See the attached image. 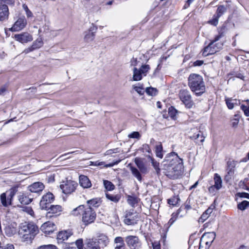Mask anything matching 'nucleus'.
<instances>
[{"mask_svg":"<svg viewBox=\"0 0 249 249\" xmlns=\"http://www.w3.org/2000/svg\"><path fill=\"white\" fill-rule=\"evenodd\" d=\"M162 164L165 175L170 178L177 179L181 175L183 160L176 153L169 154L162 162Z\"/></svg>","mask_w":249,"mask_h":249,"instance_id":"obj_1","label":"nucleus"},{"mask_svg":"<svg viewBox=\"0 0 249 249\" xmlns=\"http://www.w3.org/2000/svg\"><path fill=\"white\" fill-rule=\"evenodd\" d=\"M71 214L75 216L80 215L83 224L88 226L93 223L96 218V213L94 210L90 207L81 205L73 209Z\"/></svg>","mask_w":249,"mask_h":249,"instance_id":"obj_2","label":"nucleus"},{"mask_svg":"<svg viewBox=\"0 0 249 249\" xmlns=\"http://www.w3.org/2000/svg\"><path fill=\"white\" fill-rule=\"evenodd\" d=\"M38 232L39 229L36 224L32 222H25L20 224L18 233L23 241H31Z\"/></svg>","mask_w":249,"mask_h":249,"instance_id":"obj_3","label":"nucleus"},{"mask_svg":"<svg viewBox=\"0 0 249 249\" xmlns=\"http://www.w3.org/2000/svg\"><path fill=\"white\" fill-rule=\"evenodd\" d=\"M188 86L197 96H201L205 91V85L201 76L192 73L188 77Z\"/></svg>","mask_w":249,"mask_h":249,"instance_id":"obj_4","label":"nucleus"},{"mask_svg":"<svg viewBox=\"0 0 249 249\" xmlns=\"http://www.w3.org/2000/svg\"><path fill=\"white\" fill-rule=\"evenodd\" d=\"M77 186L78 184L76 182L71 179H66L61 182L60 188L63 193L69 195L75 191Z\"/></svg>","mask_w":249,"mask_h":249,"instance_id":"obj_5","label":"nucleus"},{"mask_svg":"<svg viewBox=\"0 0 249 249\" xmlns=\"http://www.w3.org/2000/svg\"><path fill=\"white\" fill-rule=\"evenodd\" d=\"M215 237L214 232L203 234L200 240L199 249H209Z\"/></svg>","mask_w":249,"mask_h":249,"instance_id":"obj_6","label":"nucleus"},{"mask_svg":"<svg viewBox=\"0 0 249 249\" xmlns=\"http://www.w3.org/2000/svg\"><path fill=\"white\" fill-rule=\"evenodd\" d=\"M180 100L188 108H191L193 105V101L190 91L187 89H181L178 93Z\"/></svg>","mask_w":249,"mask_h":249,"instance_id":"obj_7","label":"nucleus"},{"mask_svg":"<svg viewBox=\"0 0 249 249\" xmlns=\"http://www.w3.org/2000/svg\"><path fill=\"white\" fill-rule=\"evenodd\" d=\"M125 241L130 249H140L141 248V242L137 236H127L125 238Z\"/></svg>","mask_w":249,"mask_h":249,"instance_id":"obj_8","label":"nucleus"},{"mask_svg":"<svg viewBox=\"0 0 249 249\" xmlns=\"http://www.w3.org/2000/svg\"><path fill=\"white\" fill-rule=\"evenodd\" d=\"M54 199V196L51 192H48L43 195L40 201V206L41 209L47 210Z\"/></svg>","mask_w":249,"mask_h":249,"instance_id":"obj_9","label":"nucleus"},{"mask_svg":"<svg viewBox=\"0 0 249 249\" xmlns=\"http://www.w3.org/2000/svg\"><path fill=\"white\" fill-rule=\"evenodd\" d=\"M133 211H134L132 210V212H128L125 214L124 222L127 225H134L136 224L138 221V214L136 213H134Z\"/></svg>","mask_w":249,"mask_h":249,"instance_id":"obj_10","label":"nucleus"},{"mask_svg":"<svg viewBox=\"0 0 249 249\" xmlns=\"http://www.w3.org/2000/svg\"><path fill=\"white\" fill-rule=\"evenodd\" d=\"M27 24V21L25 18H19L14 23L9 30L12 32L19 31L23 29Z\"/></svg>","mask_w":249,"mask_h":249,"instance_id":"obj_11","label":"nucleus"},{"mask_svg":"<svg viewBox=\"0 0 249 249\" xmlns=\"http://www.w3.org/2000/svg\"><path fill=\"white\" fill-rule=\"evenodd\" d=\"M56 228V225L53 222L47 221L41 225L40 230L45 233L50 234L53 233Z\"/></svg>","mask_w":249,"mask_h":249,"instance_id":"obj_12","label":"nucleus"},{"mask_svg":"<svg viewBox=\"0 0 249 249\" xmlns=\"http://www.w3.org/2000/svg\"><path fill=\"white\" fill-rule=\"evenodd\" d=\"M15 39L21 43H25L31 41L33 40L32 35L28 33L24 32L20 34H16L14 36Z\"/></svg>","mask_w":249,"mask_h":249,"instance_id":"obj_13","label":"nucleus"},{"mask_svg":"<svg viewBox=\"0 0 249 249\" xmlns=\"http://www.w3.org/2000/svg\"><path fill=\"white\" fill-rule=\"evenodd\" d=\"M47 210L49 211L47 213L46 216L49 218H52L56 216L57 213L62 211V207L60 205H51Z\"/></svg>","mask_w":249,"mask_h":249,"instance_id":"obj_14","label":"nucleus"},{"mask_svg":"<svg viewBox=\"0 0 249 249\" xmlns=\"http://www.w3.org/2000/svg\"><path fill=\"white\" fill-rule=\"evenodd\" d=\"M216 42V41H214V39L212 40L209 45L204 48L202 52V55L203 56L206 57L209 55L213 54L217 52V49H216L213 46V44Z\"/></svg>","mask_w":249,"mask_h":249,"instance_id":"obj_15","label":"nucleus"},{"mask_svg":"<svg viewBox=\"0 0 249 249\" xmlns=\"http://www.w3.org/2000/svg\"><path fill=\"white\" fill-rule=\"evenodd\" d=\"M9 8L6 4H0V21H6L9 18Z\"/></svg>","mask_w":249,"mask_h":249,"instance_id":"obj_16","label":"nucleus"},{"mask_svg":"<svg viewBox=\"0 0 249 249\" xmlns=\"http://www.w3.org/2000/svg\"><path fill=\"white\" fill-rule=\"evenodd\" d=\"M97 27L92 25L90 27L89 31L86 32L84 39L86 42H89L92 41L95 37V33L96 32Z\"/></svg>","mask_w":249,"mask_h":249,"instance_id":"obj_17","label":"nucleus"},{"mask_svg":"<svg viewBox=\"0 0 249 249\" xmlns=\"http://www.w3.org/2000/svg\"><path fill=\"white\" fill-rule=\"evenodd\" d=\"M44 188V184L40 182L33 183L28 187L29 190L32 193H39Z\"/></svg>","mask_w":249,"mask_h":249,"instance_id":"obj_18","label":"nucleus"},{"mask_svg":"<svg viewBox=\"0 0 249 249\" xmlns=\"http://www.w3.org/2000/svg\"><path fill=\"white\" fill-rule=\"evenodd\" d=\"M79 184L84 188H89L91 186V183L89 178L85 175L79 176Z\"/></svg>","mask_w":249,"mask_h":249,"instance_id":"obj_19","label":"nucleus"},{"mask_svg":"<svg viewBox=\"0 0 249 249\" xmlns=\"http://www.w3.org/2000/svg\"><path fill=\"white\" fill-rule=\"evenodd\" d=\"M96 239L101 249L106 247L109 242L108 237L104 234L100 235Z\"/></svg>","mask_w":249,"mask_h":249,"instance_id":"obj_20","label":"nucleus"},{"mask_svg":"<svg viewBox=\"0 0 249 249\" xmlns=\"http://www.w3.org/2000/svg\"><path fill=\"white\" fill-rule=\"evenodd\" d=\"M86 249H101L96 238L89 239L87 240L86 245Z\"/></svg>","mask_w":249,"mask_h":249,"instance_id":"obj_21","label":"nucleus"},{"mask_svg":"<svg viewBox=\"0 0 249 249\" xmlns=\"http://www.w3.org/2000/svg\"><path fill=\"white\" fill-rule=\"evenodd\" d=\"M72 235L71 231H60L57 234V240L58 242H63L67 240Z\"/></svg>","mask_w":249,"mask_h":249,"instance_id":"obj_22","label":"nucleus"},{"mask_svg":"<svg viewBox=\"0 0 249 249\" xmlns=\"http://www.w3.org/2000/svg\"><path fill=\"white\" fill-rule=\"evenodd\" d=\"M135 163L141 173L146 174L148 172L146 167L140 158H136L135 159Z\"/></svg>","mask_w":249,"mask_h":249,"instance_id":"obj_23","label":"nucleus"},{"mask_svg":"<svg viewBox=\"0 0 249 249\" xmlns=\"http://www.w3.org/2000/svg\"><path fill=\"white\" fill-rule=\"evenodd\" d=\"M225 102L227 107L230 109L233 108L234 105H238L240 104V101L236 99L232 98L225 97Z\"/></svg>","mask_w":249,"mask_h":249,"instance_id":"obj_24","label":"nucleus"},{"mask_svg":"<svg viewBox=\"0 0 249 249\" xmlns=\"http://www.w3.org/2000/svg\"><path fill=\"white\" fill-rule=\"evenodd\" d=\"M227 30L228 29L226 25L225 24H223L221 27L219 28L218 29V35L214 37V41H217L221 38L224 37L225 36Z\"/></svg>","mask_w":249,"mask_h":249,"instance_id":"obj_25","label":"nucleus"},{"mask_svg":"<svg viewBox=\"0 0 249 249\" xmlns=\"http://www.w3.org/2000/svg\"><path fill=\"white\" fill-rule=\"evenodd\" d=\"M18 199L19 202L23 205H28L32 201V198H30L28 196L24 193L19 195Z\"/></svg>","mask_w":249,"mask_h":249,"instance_id":"obj_26","label":"nucleus"},{"mask_svg":"<svg viewBox=\"0 0 249 249\" xmlns=\"http://www.w3.org/2000/svg\"><path fill=\"white\" fill-rule=\"evenodd\" d=\"M213 180L214 182V186L217 189H220L222 187V180L220 176L217 174L215 173L214 175Z\"/></svg>","mask_w":249,"mask_h":249,"instance_id":"obj_27","label":"nucleus"},{"mask_svg":"<svg viewBox=\"0 0 249 249\" xmlns=\"http://www.w3.org/2000/svg\"><path fill=\"white\" fill-rule=\"evenodd\" d=\"M213 210V208H211V207L208 208L199 218V222L203 223L206 219H207L210 216V214L212 213Z\"/></svg>","mask_w":249,"mask_h":249,"instance_id":"obj_28","label":"nucleus"},{"mask_svg":"<svg viewBox=\"0 0 249 249\" xmlns=\"http://www.w3.org/2000/svg\"><path fill=\"white\" fill-rule=\"evenodd\" d=\"M155 153L156 156L162 159L163 157V147L160 142H158V144L155 146Z\"/></svg>","mask_w":249,"mask_h":249,"instance_id":"obj_29","label":"nucleus"},{"mask_svg":"<svg viewBox=\"0 0 249 249\" xmlns=\"http://www.w3.org/2000/svg\"><path fill=\"white\" fill-rule=\"evenodd\" d=\"M142 76L141 71L136 68H134L133 69V80L135 81H140L142 79Z\"/></svg>","mask_w":249,"mask_h":249,"instance_id":"obj_30","label":"nucleus"},{"mask_svg":"<svg viewBox=\"0 0 249 249\" xmlns=\"http://www.w3.org/2000/svg\"><path fill=\"white\" fill-rule=\"evenodd\" d=\"M106 196L108 199L115 203L118 202L121 198V196L118 194L112 195L107 193L106 194Z\"/></svg>","mask_w":249,"mask_h":249,"instance_id":"obj_31","label":"nucleus"},{"mask_svg":"<svg viewBox=\"0 0 249 249\" xmlns=\"http://www.w3.org/2000/svg\"><path fill=\"white\" fill-rule=\"evenodd\" d=\"M130 169L132 175L135 177L139 181H141L142 178L140 171L136 167L133 166H131Z\"/></svg>","mask_w":249,"mask_h":249,"instance_id":"obj_32","label":"nucleus"},{"mask_svg":"<svg viewBox=\"0 0 249 249\" xmlns=\"http://www.w3.org/2000/svg\"><path fill=\"white\" fill-rule=\"evenodd\" d=\"M87 204H88L87 207H98L100 204V200L98 198H93L92 199L87 201Z\"/></svg>","mask_w":249,"mask_h":249,"instance_id":"obj_33","label":"nucleus"},{"mask_svg":"<svg viewBox=\"0 0 249 249\" xmlns=\"http://www.w3.org/2000/svg\"><path fill=\"white\" fill-rule=\"evenodd\" d=\"M103 183L105 189L108 191H112L115 189L114 185L110 181L104 180Z\"/></svg>","mask_w":249,"mask_h":249,"instance_id":"obj_34","label":"nucleus"},{"mask_svg":"<svg viewBox=\"0 0 249 249\" xmlns=\"http://www.w3.org/2000/svg\"><path fill=\"white\" fill-rule=\"evenodd\" d=\"M227 11V8L224 5H220L216 11V17L220 18Z\"/></svg>","mask_w":249,"mask_h":249,"instance_id":"obj_35","label":"nucleus"},{"mask_svg":"<svg viewBox=\"0 0 249 249\" xmlns=\"http://www.w3.org/2000/svg\"><path fill=\"white\" fill-rule=\"evenodd\" d=\"M127 201L128 203L133 207H134L135 204L138 203L137 198L131 196H127Z\"/></svg>","mask_w":249,"mask_h":249,"instance_id":"obj_36","label":"nucleus"},{"mask_svg":"<svg viewBox=\"0 0 249 249\" xmlns=\"http://www.w3.org/2000/svg\"><path fill=\"white\" fill-rule=\"evenodd\" d=\"M248 207H249V201L247 200H244L241 203H239L237 205V208L238 209L244 211Z\"/></svg>","mask_w":249,"mask_h":249,"instance_id":"obj_37","label":"nucleus"},{"mask_svg":"<svg viewBox=\"0 0 249 249\" xmlns=\"http://www.w3.org/2000/svg\"><path fill=\"white\" fill-rule=\"evenodd\" d=\"M179 201V198L178 196H175L168 199V203L170 205L175 206L177 205Z\"/></svg>","mask_w":249,"mask_h":249,"instance_id":"obj_38","label":"nucleus"},{"mask_svg":"<svg viewBox=\"0 0 249 249\" xmlns=\"http://www.w3.org/2000/svg\"><path fill=\"white\" fill-rule=\"evenodd\" d=\"M146 93L150 96H155L158 93V90L156 88L149 87L145 89Z\"/></svg>","mask_w":249,"mask_h":249,"instance_id":"obj_39","label":"nucleus"},{"mask_svg":"<svg viewBox=\"0 0 249 249\" xmlns=\"http://www.w3.org/2000/svg\"><path fill=\"white\" fill-rule=\"evenodd\" d=\"M150 68L149 65H143L141 66V67L139 69L141 71V72L142 74H143L145 76L147 73L148 72Z\"/></svg>","mask_w":249,"mask_h":249,"instance_id":"obj_40","label":"nucleus"},{"mask_svg":"<svg viewBox=\"0 0 249 249\" xmlns=\"http://www.w3.org/2000/svg\"><path fill=\"white\" fill-rule=\"evenodd\" d=\"M1 202L3 206L6 207L9 204H10V202L7 201L6 195L5 193H2L0 196Z\"/></svg>","mask_w":249,"mask_h":249,"instance_id":"obj_41","label":"nucleus"},{"mask_svg":"<svg viewBox=\"0 0 249 249\" xmlns=\"http://www.w3.org/2000/svg\"><path fill=\"white\" fill-rule=\"evenodd\" d=\"M42 45H43V42L41 40V39H39V40L37 39L36 41H35V42H34V43H33L32 46L33 47V49L34 50H36V49L40 48Z\"/></svg>","mask_w":249,"mask_h":249,"instance_id":"obj_42","label":"nucleus"},{"mask_svg":"<svg viewBox=\"0 0 249 249\" xmlns=\"http://www.w3.org/2000/svg\"><path fill=\"white\" fill-rule=\"evenodd\" d=\"M128 137L129 138L137 139L138 140H139L141 137V135L139 132L134 131L129 134L128 135Z\"/></svg>","mask_w":249,"mask_h":249,"instance_id":"obj_43","label":"nucleus"},{"mask_svg":"<svg viewBox=\"0 0 249 249\" xmlns=\"http://www.w3.org/2000/svg\"><path fill=\"white\" fill-rule=\"evenodd\" d=\"M199 137H200L201 138L200 142H203L204 141L205 137L203 136V133L201 131H199V132L196 134H194L193 136V137L195 139H198Z\"/></svg>","mask_w":249,"mask_h":249,"instance_id":"obj_44","label":"nucleus"},{"mask_svg":"<svg viewBox=\"0 0 249 249\" xmlns=\"http://www.w3.org/2000/svg\"><path fill=\"white\" fill-rule=\"evenodd\" d=\"M133 89L140 95L143 94L144 91L143 88L135 85L133 86Z\"/></svg>","mask_w":249,"mask_h":249,"instance_id":"obj_45","label":"nucleus"},{"mask_svg":"<svg viewBox=\"0 0 249 249\" xmlns=\"http://www.w3.org/2000/svg\"><path fill=\"white\" fill-rule=\"evenodd\" d=\"M114 243L116 244H119V245H117V246L125 245L123 238L120 236L116 237L115 238Z\"/></svg>","mask_w":249,"mask_h":249,"instance_id":"obj_46","label":"nucleus"},{"mask_svg":"<svg viewBox=\"0 0 249 249\" xmlns=\"http://www.w3.org/2000/svg\"><path fill=\"white\" fill-rule=\"evenodd\" d=\"M177 112V110L173 108L172 107L169 108V114L171 118H174V117L176 116Z\"/></svg>","mask_w":249,"mask_h":249,"instance_id":"obj_47","label":"nucleus"},{"mask_svg":"<svg viewBox=\"0 0 249 249\" xmlns=\"http://www.w3.org/2000/svg\"><path fill=\"white\" fill-rule=\"evenodd\" d=\"M23 210L31 216H34V211L31 207H25L23 208Z\"/></svg>","mask_w":249,"mask_h":249,"instance_id":"obj_48","label":"nucleus"},{"mask_svg":"<svg viewBox=\"0 0 249 249\" xmlns=\"http://www.w3.org/2000/svg\"><path fill=\"white\" fill-rule=\"evenodd\" d=\"M14 3V0H0V4H8L10 5H13Z\"/></svg>","mask_w":249,"mask_h":249,"instance_id":"obj_49","label":"nucleus"},{"mask_svg":"<svg viewBox=\"0 0 249 249\" xmlns=\"http://www.w3.org/2000/svg\"><path fill=\"white\" fill-rule=\"evenodd\" d=\"M37 249H57V247L53 245H43L39 247Z\"/></svg>","mask_w":249,"mask_h":249,"instance_id":"obj_50","label":"nucleus"},{"mask_svg":"<svg viewBox=\"0 0 249 249\" xmlns=\"http://www.w3.org/2000/svg\"><path fill=\"white\" fill-rule=\"evenodd\" d=\"M241 109L244 111L246 116H249V106L247 107L245 105H242Z\"/></svg>","mask_w":249,"mask_h":249,"instance_id":"obj_51","label":"nucleus"},{"mask_svg":"<svg viewBox=\"0 0 249 249\" xmlns=\"http://www.w3.org/2000/svg\"><path fill=\"white\" fill-rule=\"evenodd\" d=\"M219 190V189H217L213 185L210 186L208 188L209 192L213 195H215L216 192Z\"/></svg>","mask_w":249,"mask_h":249,"instance_id":"obj_52","label":"nucleus"},{"mask_svg":"<svg viewBox=\"0 0 249 249\" xmlns=\"http://www.w3.org/2000/svg\"><path fill=\"white\" fill-rule=\"evenodd\" d=\"M142 151L147 152L149 154L151 153V150L147 144H144L142 146Z\"/></svg>","mask_w":249,"mask_h":249,"instance_id":"obj_53","label":"nucleus"},{"mask_svg":"<svg viewBox=\"0 0 249 249\" xmlns=\"http://www.w3.org/2000/svg\"><path fill=\"white\" fill-rule=\"evenodd\" d=\"M177 214H175L174 213H173L172 214V217L170 219V220L168 221V224L169 226H171L177 220Z\"/></svg>","mask_w":249,"mask_h":249,"instance_id":"obj_54","label":"nucleus"},{"mask_svg":"<svg viewBox=\"0 0 249 249\" xmlns=\"http://www.w3.org/2000/svg\"><path fill=\"white\" fill-rule=\"evenodd\" d=\"M75 244L78 249H83V240L82 239H79L75 242Z\"/></svg>","mask_w":249,"mask_h":249,"instance_id":"obj_55","label":"nucleus"},{"mask_svg":"<svg viewBox=\"0 0 249 249\" xmlns=\"http://www.w3.org/2000/svg\"><path fill=\"white\" fill-rule=\"evenodd\" d=\"M118 152H119L118 148H114V149H109V150H107L106 152L105 155H111L113 153H117Z\"/></svg>","mask_w":249,"mask_h":249,"instance_id":"obj_56","label":"nucleus"},{"mask_svg":"<svg viewBox=\"0 0 249 249\" xmlns=\"http://www.w3.org/2000/svg\"><path fill=\"white\" fill-rule=\"evenodd\" d=\"M152 165L156 171L157 174H159L160 172V168L159 167V163L156 161H154V160H152Z\"/></svg>","mask_w":249,"mask_h":249,"instance_id":"obj_57","label":"nucleus"},{"mask_svg":"<svg viewBox=\"0 0 249 249\" xmlns=\"http://www.w3.org/2000/svg\"><path fill=\"white\" fill-rule=\"evenodd\" d=\"M218 19L219 18H217V17L216 16L213 19L210 20L209 22L214 26H216L218 22Z\"/></svg>","mask_w":249,"mask_h":249,"instance_id":"obj_58","label":"nucleus"},{"mask_svg":"<svg viewBox=\"0 0 249 249\" xmlns=\"http://www.w3.org/2000/svg\"><path fill=\"white\" fill-rule=\"evenodd\" d=\"M213 46L214 47V48L216 49H217V52H218L219 50H220L222 48L223 44L221 43H216V44H213Z\"/></svg>","mask_w":249,"mask_h":249,"instance_id":"obj_59","label":"nucleus"},{"mask_svg":"<svg viewBox=\"0 0 249 249\" xmlns=\"http://www.w3.org/2000/svg\"><path fill=\"white\" fill-rule=\"evenodd\" d=\"M153 249H160V245L159 243L154 242L152 243Z\"/></svg>","mask_w":249,"mask_h":249,"instance_id":"obj_60","label":"nucleus"},{"mask_svg":"<svg viewBox=\"0 0 249 249\" xmlns=\"http://www.w3.org/2000/svg\"><path fill=\"white\" fill-rule=\"evenodd\" d=\"M239 196L240 197H244L249 199V194L245 192L239 194Z\"/></svg>","mask_w":249,"mask_h":249,"instance_id":"obj_61","label":"nucleus"},{"mask_svg":"<svg viewBox=\"0 0 249 249\" xmlns=\"http://www.w3.org/2000/svg\"><path fill=\"white\" fill-rule=\"evenodd\" d=\"M227 166H228L227 169H230L231 168H232V169H233L235 166L233 161H228L227 162Z\"/></svg>","mask_w":249,"mask_h":249,"instance_id":"obj_62","label":"nucleus"},{"mask_svg":"<svg viewBox=\"0 0 249 249\" xmlns=\"http://www.w3.org/2000/svg\"><path fill=\"white\" fill-rule=\"evenodd\" d=\"M203 64V61L202 60H196L194 62V66H200Z\"/></svg>","mask_w":249,"mask_h":249,"instance_id":"obj_63","label":"nucleus"},{"mask_svg":"<svg viewBox=\"0 0 249 249\" xmlns=\"http://www.w3.org/2000/svg\"><path fill=\"white\" fill-rule=\"evenodd\" d=\"M2 249H15V247L13 244H8L3 248L2 247Z\"/></svg>","mask_w":249,"mask_h":249,"instance_id":"obj_64","label":"nucleus"}]
</instances>
